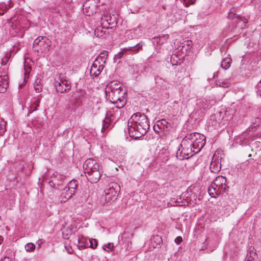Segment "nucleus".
Segmentation results:
<instances>
[{"mask_svg":"<svg viewBox=\"0 0 261 261\" xmlns=\"http://www.w3.org/2000/svg\"><path fill=\"white\" fill-rule=\"evenodd\" d=\"M206 143L205 137L201 134L194 133L187 135L182 140L176 152L177 158L182 160L199 152Z\"/></svg>","mask_w":261,"mask_h":261,"instance_id":"nucleus-1","label":"nucleus"},{"mask_svg":"<svg viewBox=\"0 0 261 261\" xmlns=\"http://www.w3.org/2000/svg\"><path fill=\"white\" fill-rule=\"evenodd\" d=\"M120 187L115 182L109 183L105 190V194L100 199V203L103 205H108L114 202L117 198Z\"/></svg>","mask_w":261,"mask_h":261,"instance_id":"nucleus-2","label":"nucleus"},{"mask_svg":"<svg viewBox=\"0 0 261 261\" xmlns=\"http://www.w3.org/2000/svg\"><path fill=\"white\" fill-rule=\"evenodd\" d=\"M227 188L226 179L220 175L213 180L211 187L208 188V192L211 197H215L221 193L225 192Z\"/></svg>","mask_w":261,"mask_h":261,"instance_id":"nucleus-3","label":"nucleus"},{"mask_svg":"<svg viewBox=\"0 0 261 261\" xmlns=\"http://www.w3.org/2000/svg\"><path fill=\"white\" fill-rule=\"evenodd\" d=\"M51 41L45 36H39L34 41L33 49L37 53H46L49 50Z\"/></svg>","mask_w":261,"mask_h":261,"instance_id":"nucleus-4","label":"nucleus"},{"mask_svg":"<svg viewBox=\"0 0 261 261\" xmlns=\"http://www.w3.org/2000/svg\"><path fill=\"white\" fill-rule=\"evenodd\" d=\"M143 128L149 129L150 127L149 123L146 115L144 114L140 113H136L133 114L128 122V125H141ZM141 131H144V129L141 128Z\"/></svg>","mask_w":261,"mask_h":261,"instance_id":"nucleus-5","label":"nucleus"},{"mask_svg":"<svg viewBox=\"0 0 261 261\" xmlns=\"http://www.w3.org/2000/svg\"><path fill=\"white\" fill-rule=\"evenodd\" d=\"M87 98L88 96L85 91H77L73 93L70 101L72 105L77 107Z\"/></svg>","mask_w":261,"mask_h":261,"instance_id":"nucleus-6","label":"nucleus"},{"mask_svg":"<svg viewBox=\"0 0 261 261\" xmlns=\"http://www.w3.org/2000/svg\"><path fill=\"white\" fill-rule=\"evenodd\" d=\"M142 128V125H130L128 126V132L129 135L130 137L135 138H139L142 136H144L147 132L149 129H145L143 128L144 131H141Z\"/></svg>","mask_w":261,"mask_h":261,"instance_id":"nucleus-7","label":"nucleus"},{"mask_svg":"<svg viewBox=\"0 0 261 261\" xmlns=\"http://www.w3.org/2000/svg\"><path fill=\"white\" fill-rule=\"evenodd\" d=\"M98 9L93 0H88L83 4V13L87 16H91L96 13Z\"/></svg>","mask_w":261,"mask_h":261,"instance_id":"nucleus-8","label":"nucleus"},{"mask_svg":"<svg viewBox=\"0 0 261 261\" xmlns=\"http://www.w3.org/2000/svg\"><path fill=\"white\" fill-rule=\"evenodd\" d=\"M56 90L61 93L68 92L71 88L70 82L66 80L61 79L55 85Z\"/></svg>","mask_w":261,"mask_h":261,"instance_id":"nucleus-9","label":"nucleus"},{"mask_svg":"<svg viewBox=\"0 0 261 261\" xmlns=\"http://www.w3.org/2000/svg\"><path fill=\"white\" fill-rule=\"evenodd\" d=\"M142 47L143 44L141 43H139L134 46L124 47L121 49L115 57L118 59H120L124 55L126 54L127 51L137 53L140 51V50L142 49Z\"/></svg>","mask_w":261,"mask_h":261,"instance_id":"nucleus-10","label":"nucleus"},{"mask_svg":"<svg viewBox=\"0 0 261 261\" xmlns=\"http://www.w3.org/2000/svg\"><path fill=\"white\" fill-rule=\"evenodd\" d=\"M83 169L86 173H90L93 170L99 169L98 163L93 159H88L85 161L83 164Z\"/></svg>","mask_w":261,"mask_h":261,"instance_id":"nucleus-11","label":"nucleus"},{"mask_svg":"<svg viewBox=\"0 0 261 261\" xmlns=\"http://www.w3.org/2000/svg\"><path fill=\"white\" fill-rule=\"evenodd\" d=\"M221 158L219 159V156L215 154L212 159L210 169L212 172L214 173H218L221 169Z\"/></svg>","mask_w":261,"mask_h":261,"instance_id":"nucleus-12","label":"nucleus"},{"mask_svg":"<svg viewBox=\"0 0 261 261\" xmlns=\"http://www.w3.org/2000/svg\"><path fill=\"white\" fill-rule=\"evenodd\" d=\"M106 94L110 99L111 102H117L119 98H121L125 94V92L122 91H115L106 90Z\"/></svg>","mask_w":261,"mask_h":261,"instance_id":"nucleus-13","label":"nucleus"},{"mask_svg":"<svg viewBox=\"0 0 261 261\" xmlns=\"http://www.w3.org/2000/svg\"><path fill=\"white\" fill-rule=\"evenodd\" d=\"M104 66L102 64H100V63L97 60H95L93 62L90 71L91 76L96 77L101 72Z\"/></svg>","mask_w":261,"mask_h":261,"instance_id":"nucleus-14","label":"nucleus"},{"mask_svg":"<svg viewBox=\"0 0 261 261\" xmlns=\"http://www.w3.org/2000/svg\"><path fill=\"white\" fill-rule=\"evenodd\" d=\"M86 177L88 181L91 183H96L100 179V175L99 169L93 170L90 173H86Z\"/></svg>","mask_w":261,"mask_h":261,"instance_id":"nucleus-15","label":"nucleus"},{"mask_svg":"<svg viewBox=\"0 0 261 261\" xmlns=\"http://www.w3.org/2000/svg\"><path fill=\"white\" fill-rule=\"evenodd\" d=\"M220 117V114H215L213 115H211L208 121V125H212L214 128H216L219 124V122L221 120Z\"/></svg>","mask_w":261,"mask_h":261,"instance_id":"nucleus-16","label":"nucleus"},{"mask_svg":"<svg viewBox=\"0 0 261 261\" xmlns=\"http://www.w3.org/2000/svg\"><path fill=\"white\" fill-rule=\"evenodd\" d=\"M169 123L165 119H161L156 121L155 123V127H159L162 133L167 132L169 130Z\"/></svg>","mask_w":261,"mask_h":261,"instance_id":"nucleus-17","label":"nucleus"},{"mask_svg":"<svg viewBox=\"0 0 261 261\" xmlns=\"http://www.w3.org/2000/svg\"><path fill=\"white\" fill-rule=\"evenodd\" d=\"M74 193L73 192H71V191L70 190H68V189L65 187L63 189L61 195L62 198L61 202H65L66 200L69 199Z\"/></svg>","mask_w":261,"mask_h":261,"instance_id":"nucleus-18","label":"nucleus"},{"mask_svg":"<svg viewBox=\"0 0 261 261\" xmlns=\"http://www.w3.org/2000/svg\"><path fill=\"white\" fill-rule=\"evenodd\" d=\"M8 87L7 77L0 75V93H4Z\"/></svg>","mask_w":261,"mask_h":261,"instance_id":"nucleus-19","label":"nucleus"},{"mask_svg":"<svg viewBox=\"0 0 261 261\" xmlns=\"http://www.w3.org/2000/svg\"><path fill=\"white\" fill-rule=\"evenodd\" d=\"M120 88L121 85L119 83L114 82L108 85L106 90H112L113 91H122Z\"/></svg>","mask_w":261,"mask_h":261,"instance_id":"nucleus-20","label":"nucleus"},{"mask_svg":"<svg viewBox=\"0 0 261 261\" xmlns=\"http://www.w3.org/2000/svg\"><path fill=\"white\" fill-rule=\"evenodd\" d=\"M162 242V239L161 237L158 235L154 236L151 241V245L154 248L159 247L161 243Z\"/></svg>","mask_w":261,"mask_h":261,"instance_id":"nucleus-21","label":"nucleus"},{"mask_svg":"<svg viewBox=\"0 0 261 261\" xmlns=\"http://www.w3.org/2000/svg\"><path fill=\"white\" fill-rule=\"evenodd\" d=\"M77 185L78 181L77 180H72L67 184L66 187L68 189V190H70L71 191V192H73L74 193L77 188Z\"/></svg>","mask_w":261,"mask_h":261,"instance_id":"nucleus-22","label":"nucleus"},{"mask_svg":"<svg viewBox=\"0 0 261 261\" xmlns=\"http://www.w3.org/2000/svg\"><path fill=\"white\" fill-rule=\"evenodd\" d=\"M126 100H125V98L124 96L119 98L117 102H112V103L115 104L116 105V107L118 109L122 108L126 104Z\"/></svg>","mask_w":261,"mask_h":261,"instance_id":"nucleus-23","label":"nucleus"},{"mask_svg":"<svg viewBox=\"0 0 261 261\" xmlns=\"http://www.w3.org/2000/svg\"><path fill=\"white\" fill-rule=\"evenodd\" d=\"M170 62L173 66L177 65L181 63V60L176 54H173L170 57Z\"/></svg>","mask_w":261,"mask_h":261,"instance_id":"nucleus-24","label":"nucleus"},{"mask_svg":"<svg viewBox=\"0 0 261 261\" xmlns=\"http://www.w3.org/2000/svg\"><path fill=\"white\" fill-rule=\"evenodd\" d=\"M110 125V120L108 118H106L103 121V124L101 130V132L106 134L107 130L109 129Z\"/></svg>","mask_w":261,"mask_h":261,"instance_id":"nucleus-25","label":"nucleus"},{"mask_svg":"<svg viewBox=\"0 0 261 261\" xmlns=\"http://www.w3.org/2000/svg\"><path fill=\"white\" fill-rule=\"evenodd\" d=\"M34 87L35 89V91L37 93H39L41 92L42 88V85L41 84V79H37L35 83L34 84Z\"/></svg>","mask_w":261,"mask_h":261,"instance_id":"nucleus-26","label":"nucleus"},{"mask_svg":"<svg viewBox=\"0 0 261 261\" xmlns=\"http://www.w3.org/2000/svg\"><path fill=\"white\" fill-rule=\"evenodd\" d=\"M231 61V60L229 58L224 59L221 62V67L225 70L228 69L230 66Z\"/></svg>","mask_w":261,"mask_h":261,"instance_id":"nucleus-27","label":"nucleus"},{"mask_svg":"<svg viewBox=\"0 0 261 261\" xmlns=\"http://www.w3.org/2000/svg\"><path fill=\"white\" fill-rule=\"evenodd\" d=\"M227 17L229 19L234 20V22H238L239 19H242L241 17L233 12H229Z\"/></svg>","mask_w":261,"mask_h":261,"instance_id":"nucleus-28","label":"nucleus"},{"mask_svg":"<svg viewBox=\"0 0 261 261\" xmlns=\"http://www.w3.org/2000/svg\"><path fill=\"white\" fill-rule=\"evenodd\" d=\"M192 42L190 40H185L181 43L182 48L181 49H185V50L187 51L190 50L192 47Z\"/></svg>","mask_w":261,"mask_h":261,"instance_id":"nucleus-29","label":"nucleus"},{"mask_svg":"<svg viewBox=\"0 0 261 261\" xmlns=\"http://www.w3.org/2000/svg\"><path fill=\"white\" fill-rule=\"evenodd\" d=\"M40 102V99H36L33 102V103L32 104V105L30 107V113L37 110L38 107H39V106Z\"/></svg>","mask_w":261,"mask_h":261,"instance_id":"nucleus-30","label":"nucleus"},{"mask_svg":"<svg viewBox=\"0 0 261 261\" xmlns=\"http://www.w3.org/2000/svg\"><path fill=\"white\" fill-rule=\"evenodd\" d=\"M7 124L6 121L2 120L0 122V135L3 136L6 131V126Z\"/></svg>","mask_w":261,"mask_h":261,"instance_id":"nucleus-31","label":"nucleus"},{"mask_svg":"<svg viewBox=\"0 0 261 261\" xmlns=\"http://www.w3.org/2000/svg\"><path fill=\"white\" fill-rule=\"evenodd\" d=\"M103 28L101 27H97L94 31V34L97 37L102 36L105 34V32H103Z\"/></svg>","mask_w":261,"mask_h":261,"instance_id":"nucleus-32","label":"nucleus"},{"mask_svg":"<svg viewBox=\"0 0 261 261\" xmlns=\"http://www.w3.org/2000/svg\"><path fill=\"white\" fill-rule=\"evenodd\" d=\"M24 248L27 252H32L35 249V245L32 243H29L25 245Z\"/></svg>","mask_w":261,"mask_h":261,"instance_id":"nucleus-33","label":"nucleus"},{"mask_svg":"<svg viewBox=\"0 0 261 261\" xmlns=\"http://www.w3.org/2000/svg\"><path fill=\"white\" fill-rule=\"evenodd\" d=\"M217 85L221 87L227 88L230 86V84L227 81H218L217 83Z\"/></svg>","mask_w":261,"mask_h":261,"instance_id":"nucleus-34","label":"nucleus"},{"mask_svg":"<svg viewBox=\"0 0 261 261\" xmlns=\"http://www.w3.org/2000/svg\"><path fill=\"white\" fill-rule=\"evenodd\" d=\"M89 242L90 244V247H91L93 249H94L97 247L98 245V242L96 240L92 239L89 240Z\"/></svg>","mask_w":261,"mask_h":261,"instance_id":"nucleus-35","label":"nucleus"},{"mask_svg":"<svg viewBox=\"0 0 261 261\" xmlns=\"http://www.w3.org/2000/svg\"><path fill=\"white\" fill-rule=\"evenodd\" d=\"M113 247L114 245L113 243H109L108 244L103 246V249L107 251H111L113 249Z\"/></svg>","mask_w":261,"mask_h":261,"instance_id":"nucleus-36","label":"nucleus"},{"mask_svg":"<svg viewBox=\"0 0 261 261\" xmlns=\"http://www.w3.org/2000/svg\"><path fill=\"white\" fill-rule=\"evenodd\" d=\"M11 7V6H8L5 4H2L0 5V9L1 11L3 12H5V13L8 10V9Z\"/></svg>","mask_w":261,"mask_h":261,"instance_id":"nucleus-37","label":"nucleus"},{"mask_svg":"<svg viewBox=\"0 0 261 261\" xmlns=\"http://www.w3.org/2000/svg\"><path fill=\"white\" fill-rule=\"evenodd\" d=\"M169 204H170L172 206H180L184 204H180L179 200H178V199L176 200H171L170 201Z\"/></svg>","mask_w":261,"mask_h":261,"instance_id":"nucleus-38","label":"nucleus"},{"mask_svg":"<svg viewBox=\"0 0 261 261\" xmlns=\"http://www.w3.org/2000/svg\"><path fill=\"white\" fill-rule=\"evenodd\" d=\"M195 1L196 0H183L184 3L186 6L194 4Z\"/></svg>","mask_w":261,"mask_h":261,"instance_id":"nucleus-39","label":"nucleus"},{"mask_svg":"<svg viewBox=\"0 0 261 261\" xmlns=\"http://www.w3.org/2000/svg\"><path fill=\"white\" fill-rule=\"evenodd\" d=\"M178 101L175 100L172 103V106L175 109L179 110V106L178 105Z\"/></svg>","mask_w":261,"mask_h":261,"instance_id":"nucleus-40","label":"nucleus"},{"mask_svg":"<svg viewBox=\"0 0 261 261\" xmlns=\"http://www.w3.org/2000/svg\"><path fill=\"white\" fill-rule=\"evenodd\" d=\"M182 239L181 237L179 236V237H177L175 238V242L177 244H180V243L182 242Z\"/></svg>","mask_w":261,"mask_h":261,"instance_id":"nucleus-41","label":"nucleus"},{"mask_svg":"<svg viewBox=\"0 0 261 261\" xmlns=\"http://www.w3.org/2000/svg\"><path fill=\"white\" fill-rule=\"evenodd\" d=\"M65 250L68 254H72L73 253V249L68 246H65Z\"/></svg>","mask_w":261,"mask_h":261,"instance_id":"nucleus-42","label":"nucleus"},{"mask_svg":"<svg viewBox=\"0 0 261 261\" xmlns=\"http://www.w3.org/2000/svg\"><path fill=\"white\" fill-rule=\"evenodd\" d=\"M153 129L155 132H157L158 133H162L160 128L155 127V124L153 126Z\"/></svg>","mask_w":261,"mask_h":261,"instance_id":"nucleus-43","label":"nucleus"},{"mask_svg":"<svg viewBox=\"0 0 261 261\" xmlns=\"http://www.w3.org/2000/svg\"><path fill=\"white\" fill-rule=\"evenodd\" d=\"M8 59L7 58L2 59V65H5L6 64Z\"/></svg>","mask_w":261,"mask_h":261,"instance_id":"nucleus-44","label":"nucleus"},{"mask_svg":"<svg viewBox=\"0 0 261 261\" xmlns=\"http://www.w3.org/2000/svg\"><path fill=\"white\" fill-rule=\"evenodd\" d=\"M24 70H25V74H27L29 73L30 70V67H29V69H27L25 65H24Z\"/></svg>","mask_w":261,"mask_h":261,"instance_id":"nucleus-45","label":"nucleus"},{"mask_svg":"<svg viewBox=\"0 0 261 261\" xmlns=\"http://www.w3.org/2000/svg\"><path fill=\"white\" fill-rule=\"evenodd\" d=\"M239 21H242L244 22V23H246L248 22L246 18H242V19H239L238 20V22Z\"/></svg>","mask_w":261,"mask_h":261,"instance_id":"nucleus-46","label":"nucleus"},{"mask_svg":"<svg viewBox=\"0 0 261 261\" xmlns=\"http://www.w3.org/2000/svg\"><path fill=\"white\" fill-rule=\"evenodd\" d=\"M254 162V161L253 159H250L247 161L248 164H252Z\"/></svg>","mask_w":261,"mask_h":261,"instance_id":"nucleus-47","label":"nucleus"},{"mask_svg":"<svg viewBox=\"0 0 261 261\" xmlns=\"http://www.w3.org/2000/svg\"><path fill=\"white\" fill-rule=\"evenodd\" d=\"M107 54H108L107 51L103 52L100 54V57H101V58L105 57V56H107Z\"/></svg>","mask_w":261,"mask_h":261,"instance_id":"nucleus-48","label":"nucleus"},{"mask_svg":"<svg viewBox=\"0 0 261 261\" xmlns=\"http://www.w3.org/2000/svg\"><path fill=\"white\" fill-rule=\"evenodd\" d=\"M257 95L259 96L261 98V90H258L257 92Z\"/></svg>","mask_w":261,"mask_h":261,"instance_id":"nucleus-49","label":"nucleus"},{"mask_svg":"<svg viewBox=\"0 0 261 261\" xmlns=\"http://www.w3.org/2000/svg\"><path fill=\"white\" fill-rule=\"evenodd\" d=\"M4 238L0 236V244L2 243V242L3 241Z\"/></svg>","mask_w":261,"mask_h":261,"instance_id":"nucleus-50","label":"nucleus"},{"mask_svg":"<svg viewBox=\"0 0 261 261\" xmlns=\"http://www.w3.org/2000/svg\"><path fill=\"white\" fill-rule=\"evenodd\" d=\"M218 74V72H215L214 74V76H213V77L214 78H215V76H216V75Z\"/></svg>","mask_w":261,"mask_h":261,"instance_id":"nucleus-51","label":"nucleus"},{"mask_svg":"<svg viewBox=\"0 0 261 261\" xmlns=\"http://www.w3.org/2000/svg\"><path fill=\"white\" fill-rule=\"evenodd\" d=\"M247 165V163H244L243 164L242 166H244Z\"/></svg>","mask_w":261,"mask_h":261,"instance_id":"nucleus-52","label":"nucleus"},{"mask_svg":"<svg viewBox=\"0 0 261 261\" xmlns=\"http://www.w3.org/2000/svg\"><path fill=\"white\" fill-rule=\"evenodd\" d=\"M250 156H251V154H250L249 155V157H250Z\"/></svg>","mask_w":261,"mask_h":261,"instance_id":"nucleus-53","label":"nucleus"},{"mask_svg":"<svg viewBox=\"0 0 261 261\" xmlns=\"http://www.w3.org/2000/svg\"><path fill=\"white\" fill-rule=\"evenodd\" d=\"M259 83L261 84V80L259 81Z\"/></svg>","mask_w":261,"mask_h":261,"instance_id":"nucleus-54","label":"nucleus"}]
</instances>
